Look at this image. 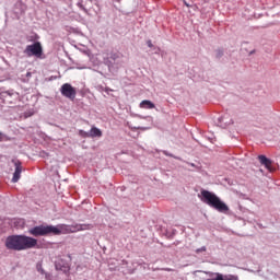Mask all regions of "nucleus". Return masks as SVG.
I'll use <instances>...</instances> for the list:
<instances>
[{
    "mask_svg": "<svg viewBox=\"0 0 280 280\" xmlns=\"http://www.w3.org/2000/svg\"><path fill=\"white\" fill-rule=\"evenodd\" d=\"M4 246L8 250H30L38 246V240L25 235H11L7 237Z\"/></svg>",
    "mask_w": 280,
    "mask_h": 280,
    "instance_id": "obj_1",
    "label": "nucleus"
},
{
    "mask_svg": "<svg viewBox=\"0 0 280 280\" xmlns=\"http://www.w3.org/2000/svg\"><path fill=\"white\" fill-rule=\"evenodd\" d=\"M201 202H205V205H208V207L215 209L220 213H226V211H229V206H226L220 197L209 190H201Z\"/></svg>",
    "mask_w": 280,
    "mask_h": 280,
    "instance_id": "obj_2",
    "label": "nucleus"
},
{
    "mask_svg": "<svg viewBox=\"0 0 280 280\" xmlns=\"http://www.w3.org/2000/svg\"><path fill=\"white\" fill-rule=\"evenodd\" d=\"M30 235L34 237H45L47 235H54V233H58L56 226L54 225H37L28 230Z\"/></svg>",
    "mask_w": 280,
    "mask_h": 280,
    "instance_id": "obj_3",
    "label": "nucleus"
},
{
    "mask_svg": "<svg viewBox=\"0 0 280 280\" xmlns=\"http://www.w3.org/2000/svg\"><path fill=\"white\" fill-rule=\"evenodd\" d=\"M24 54L28 58H32L33 56L35 58H43V45H40V42H35L32 45H27L24 49Z\"/></svg>",
    "mask_w": 280,
    "mask_h": 280,
    "instance_id": "obj_4",
    "label": "nucleus"
},
{
    "mask_svg": "<svg viewBox=\"0 0 280 280\" xmlns=\"http://www.w3.org/2000/svg\"><path fill=\"white\" fill-rule=\"evenodd\" d=\"M60 93L63 97H67L71 102L75 100V95H78V91H75V88L71 86V83H65L60 88Z\"/></svg>",
    "mask_w": 280,
    "mask_h": 280,
    "instance_id": "obj_5",
    "label": "nucleus"
},
{
    "mask_svg": "<svg viewBox=\"0 0 280 280\" xmlns=\"http://www.w3.org/2000/svg\"><path fill=\"white\" fill-rule=\"evenodd\" d=\"M15 171L13 173L12 183H19L21 180V173L23 172V165H21V161H15Z\"/></svg>",
    "mask_w": 280,
    "mask_h": 280,
    "instance_id": "obj_6",
    "label": "nucleus"
},
{
    "mask_svg": "<svg viewBox=\"0 0 280 280\" xmlns=\"http://www.w3.org/2000/svg\"><path fill=\"white\" fill-rule=\"evenodd\" d=\"M56 231H58V233H54V235H62V233H75V228L61 224L56 226Z\"/></svg>",
    "mask_w": 280,
    "mask_h": 280,
    "instance_id": "obj_7",
    "label": "nucleus"
},
{
    "mask_svg": "<svg viewBox=\"0 0 280 280\" xmlns=\"http://www.w3.org/2000/svg\"><path fill=\"white\" fill-rule=\"evenodd\" d=\"M258 160L260 161L261 165H265L266 170L269 172H275V168H272V161L266 158V155H259Z\"/></svg>",
    "mask_w": 280,
    "mask_h": 280,
    "instance_id": "obj_8",
    "label": "nucleus"
},
{
    "mask_svg": "<svg viewBox=\"0 0 280 280\" xmlns=\"http://www.w3.org/2000/svg\"><path fill=\"white\" fill-rule=\"evenodd\" d=\"M156 106L154 105V103H152L149 100H144L140 103V108H148V109H152L155 108Z\"/></svg>",
    "mask_w": 280,
    "mask_h": 280,
    "instance_id": "obj_9",
    "label": "nucleus"
},
{
    "mask_svg": "<svg viewBox=\"0 0 280 280\" xmlns=\"http://www.w3.org/2000/svg\"><path fill=\"white\" fill-rule=\"evenodd\" d=\"M90 138H95V137H102V130H100L97 127H92L91 130L89 131Z\"/></svg>",
    "mask_w": 280,
    "mask_h": 280,
    "instance_id": "obj_10",
    "label": "nucleus"
},
{
    "mask_svg": "<svg viewBox=\"0 0 280 280\" xmlns=\"http://www.w3.org/2000/svg\"><path fill=\"white\" fill-rule=\"evenodd\" d=\"M79 136L82 137L83 139H89L90 133L88 131H84L82 129L79 130Z\"/></svg>",
    "mask_w": 280,
    "mask_h": 280,
    "instance_id": "obj_11",
    "label": "nucleus"
},
{
    "mask_svg": "<svg viewBox=\"0 0 280 280\" xmlns=\"http://www.w3.org/2000/svg\"><path fill=\"white\" fill-rule=\"evenodd\" d=\"M223 279H224V280H237V276H233V275L224 276Z\"/></svg>",
    "mask_w": 280,
    "mask_h": 280,
    "instance_id": "obj_12",
    "label": "nucleus"
},
{
    "mask_svg": "<svg viewBox=\"0 0 280 280\" xmlns=\"http://www.w3.org/2000/svg\"><path fill=\"white\" fill-rule=\"evenodd\" d=\"M215 278L212 280H224V276H222V273H214Z\"/></svg>",
    "mask_w": 280,
    "mask_h": 280,
    "instance_id": "obj_13",
    "label": "nucleus"
},
{
    "mask_svg": "<svg viewBox=\"0 0 280 280\" xmlns=\"http://www.w3.org/2000/svg\"><path fill=\"white\" fill-rule=\"evenodd\" d=\"M110 58H112V60H117V58H119V55H117V54H112V55H110Z\"/></svg>",
    "mask_w": 280,
    "mask_h": 280,
    "instance_id": "obj_14",
    "label": "nucleus"
},
{
    "mask_svg": "<svg viewBox=\"0 0 280 280\" xmlns=\"http://www.w3.org/2000/svg\"><path fill=\"white\" fill-rule=\"evenodd\" d=\"M147 45H148V47H150V48L154 47V45L152 44V40H150V39L147 42Z\"/></svg>",
    "mask_w": 280,
    "mask_h": 280,
    "instance_id": "obj_15",
    "label": "nucleus"
},
{
    "mask_svg": "<svg viewBox=\"0 0 280 280\" xmlns=\"http://www.w3.org/2000/svg\"><path fill=\"white\" fill-rule=\"evenodd\" d=\"M78 7H79L81 10H86V9H84V5L82 4V2H78Z\"/></svg>",
    "mask_w": 280,
    "mask_h": 280,
    "instance_id": "obj_16",
    "label": "nucleus"
},
{
    "mask_svg": "<svg viewBox=\"0 0 280 280\" xmlns=\"http://www.w3.org/2000/svg\"><path fill=\"white\" fill-rule=\"evenodd\" d=\"M207 250V247H201L200 249H197V253Z\"/></svg>",
    "mask_w": 280,
    "mask_h": 280,
    "instance_id": "obj_17",
    "label": "nucleus"
},
{
    "mask_svg": "<svg viewBox=\"0 0 280 280\" xmlns=\"http://www.w3.org/2000/svg\"><path fill=\"white\" fill-rule=\"evenodd\" d=\"M165 272H173L174 269H171V268H164Z\"/></svg>",
    "mask_w": 280,
    "mask_h": 280,
    "instance_id": "obj_18",
    "label": "nucleus"
},
{
    "mask_svg": "<svg viewBox=\"0 0 280 280\" xmlns=\"http://www.w3.org/2000/svg\"><path fill=\"white\" fill-rule=\"evenodd\" d=\"M185 3V5L187 7V8H189V4L188 3H186V2H184Z\"/></svg>",
    "mask_w": 280,
    "mask_h": 280,
    "instance_id": "obj_19",
    "label": "nucleus"
},
{
    "mask_svg": "<svg viewBox=\"0 0 280 280\" xmlns=\"http://www.w3.org/2000/svg\"><path fill=\"white\" fill-rule=\"evenodd\" d=\"M0 139H1V132H0Z\"/></svg>",
    "mask_w": 280,
    "mask_h": 280,
    "instance_id": "obj_20",
    "label": "nucleus"
}]
</instances>
